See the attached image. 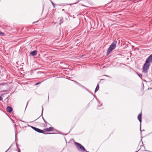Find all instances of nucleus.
Instances as JSON below:
<instances>
[{
    "mask_svg": "<svg viewBox=\"0 0 152 152\" xmlns=\"http://www.w3.org/2000/svg\"><path fill=\"white\" fill-rule=\"evenodd\" d=\"M150 62H152V54L150 55L146 59L143 67V72L147 73L150 65Z\"/></svg>",
    "mask_w": 152,
    "mask_h": 152,
    "instance_id": "nucleus-1",
    "label": "nucleus"
},
{
    "mask_svg": "<svg viewBox=\"0 0 152 152\" xmlns=\"http://www.w3.org/2000/svg\"><path fill=\"white\" fill-rule=\"evenodd\" d=\"M117 42L116 41H114L112 43L110 46L108 48L106 53L107 55H108L110 53H111L113 50L114 49L116 46Z\"/></svg>",
    "mask_w": 152,
    "mask_h": 152,
    "instance_id": "nucleus-2",
    "label": "nucleus"
},
{
    "mask_svg": "<svg viewBox=\"0 0 152 152\" xmlns=\"http://www.w3.org/2000/svg\"><path fill=\"white\" fill-rule=\"evenodd\" d=\"M28 126H30L31 128L32 129H33L36 132H37L39 133H42L45 134H56V133H45L44 131L43 130H41L38 128L34 127L32 126H30V125H28Z\"/></svg>",
    "mask_w": 152,
    "mask_h": 152,
    "instance_id": "nucleus-3",
    "label": "nucleus"
},
{
    "mask_svg": "<svg viewBox=\"0 0 152 152\" xmlns=\"http://www.w3.org/2000/svg\"><path fill=\"white\" fill-rule=\"evenodd\" d=\"M75 144L77 149L79 151L82 152H84L86 151V150L85 148L80 144L76 142H75Z\"/></svg>",
    "mask_w": 152,
    "mask_h": 152,
    "instance_id": "nucleus-4",
    "label": "nucleus"
},
{
    "mask_svg": "<svg viewBox=\"0 0 152 152\" xmlns=\"http://www.w3.org/2000/svg\"><path fill=\"white\" fill-rule=\"evenodd\" d=\"M142 113H141L139 114L138 115V117H137L138 119V120L140 122V131L141 132V121H142Z\"/></svg>",
    "mask_w": 152,
    "mask_h": 152,
    "instance_id": "nucleus-5",
    "label": "nucleus"
},
{
    "mask_svg": "<svg viewBox=\"0 0 152 152\" xmlns=\"http://www.w3.org/2000/svg\"><path fill=\"white\" fill-rule=\"evenodd\" d=\"M43 110H44L43 107V106H42V114H41V116H42V118L43 119V120H44V122L46 124V126H47V124H49L45 120V119L44 118H43V116H42Z\"/></svg>",
    "mask_w": 152,
    "mask_h": 152,
    "instance_id": "nucleus-6",
    "label": "nucleus"
},
{
    "mask_svg": "<svg viewBox=\"0 0 152 152\" xmlns=\"http://www.w3.org/2000/svg\"><path fill=\"white\" fill-rule=\"evenodd\" d=\"M43 110H44L43 107V106H42V114H41V116H42V118L43 119V120H44V122L46 124V126H47V124H49L45 120V119L44 118H43V116H42Z\"/></svg>",
    "mask_w": 152,
    "mask_h": 152,
    "instance_id": "nucleus-7",
    "label": "nucleus"
},
{
    "mask_svg": "<svg viewBox=\"0 0 152 152\" xmlns=\"http://www.w3.org/2000/svg\"><path fill=\"white\" fill-rule=\"evenodd\" d=\"M43 110H44L43 107V106H42V114H41V116H42V118L43 119V120H44V122L46 124V126H47V124H49L45 120V119L44 118H43V116H42Z\"/></svg>",
    "mask_w": 152,
    "mask_h": 152,
    "instance_id": "nucleus-8",
    "label": "nucleus"
},
{
    "mask_svg": "<svg viewBox=\"0 0 152 152\" xmlns=\"http://www.w3.org/2000/svg\"><path fill=\"white\" fill-rule=\"evenodd\" d=\"M54 128L53 127H50L49 128H46L44 129L45 131V132H50L51 131H53V130Z\"/></svg>",
    "mask_w": 152,
    "mask_h": 152,
    "instance_id": "nucleus-9",
    "label": "nucleus"
},
{
    "mask_svg": "<svg viewBox=\"0 0 152 152\" xmlns=\"http://www.w3.org/2000/svg\"><path fill=\"white\" fill-rule=\"evenodd\" d=\"M37 51L36 50H34V51L30 52V54L32 56H34L37 55Z\"/></svg>",
    "mask_w": 152,
    "mask_h": 152,
    "instance_id": "nucleus-10",
    "label": "nucleus"
},
{
    "mask_svg": "<svg viewBox=\"0 0 152 152\" xmlns=\"http://www.w3.org/2000/svg\"><path fill=\"white\" fill-rule=\"evenodd\" d=\"M7 111L9 113H11L13 110L12 108L10 106H8L6 108Z\"/></svg>",
    "mask_w": 152,
    "mask_h": 152,
    "instance_id": "nucleus-11",
    "label": "nucleus"
},
{
    "mask_svg": "<svg viewBox=\"0 0 152 152\" xmlns=\"http://www.w3.org/2000/svg\"><path fill=\"white\" fill-rule=\"evenodd\" d=\"M99 84H98L96 86V87L95 89V91H94L95 93L96 92L98 91V90L99 89Z\"/></svg>",
    "mask_w": 152,
    "mask_h": 152,
    "instance_id": "nucleus-12",
    "label": "nucleus"
},
{
    "mask_svg": "<svg viewBox=\"0 0 152 152\" xmlns=\"http://www.w3.org/2000/svg\"><path fill=\"white\" fill-rule=\"evenodd\" d=\"M63 22V18H61L60 19V23L59 24L61 25V24Z\"/></svg>",
    "mask_w": 152,
    "mask_h": 152,
    "instance_id": "nucleus-13",
    "label": "nucleus"
},
{
    "mask_svg": "<svg viewBox=\"0 0 152 152\" xmlns=\"http://www.w3.org/2000/svg\"><path fill=\"white\" fill-rule=\"evenodd\" d=\"M72 81H73L75 83H76L77 84H78V85H79L80 86H83L82 85H81V84H80V83H79L78 82H77L75 81L74 80H72Z\"/></svg>",
    "mask_w": 152,
    "mask_h": 152,
    "instance_id": "nucleus-14",
    "label": "nucleus"
},
{
    "mask_svg": "<svg viewBox=\"0 0 152 152\" xmlns=\"http://www.w3.org/2000/svg\"><path fill=\"white\" fill-rule=\"evenodd\" d=\"M16 146L17 147V148L18 149V152H20V150L19 149L18 147V144H17V142L16 143Z\"/></svg>",
    "mask_w": 152,
    "mask_h": 152,
    "instance_id": "nucleus-15",
    "label": "nucleus"
},
{
    "mask_svg": "<svg viewBox=\"0 0 152 152\" xmlns=\"http://www.w3.org/2000/svg\"><path fill=\"white\" fill-rule=\"evenodd\" d=\"M4 33L2 32H0V35H1L2 36L4 35Z\"/></svg>",
    "mask_w": 152,
    "mask_h": 152,
    "instance_id": "nucleus-16",
    "label": "nucleus"
},
{
    "mask_svg": "<svg viewBox=\"0 0 152 152\" xmlns=\"http://www.w3.org/2000/svg\"><path fill=\"white\" fill-rule=\"evenodd\" d=\"M80 1V0H76V2L73 3L72 4H76L77 3H78Z\"/></svg>",
    "mask_w": 152,
    "mask_h": 152,
    "instance_id": "nucleus-17",
    "label": "nucleus"
},
{
    "mask_svg": "<svg viewBox=\"0 0 152 152\" xmlns=\"http://www.w3.org/2000/svg\"><path fill=\"white\" fill-rule=\"evenodd\" d=\"M51 3L53 5V7L54 8H55V4L52 1H51Z\"/></svg>",
    "mask_w": 152,
    "mask_h": 152,
    "instance_id": "nucleus-18",
    "label": "nucleus"
},
{
    "mask_svg": "<svg viewBox=\"0 0 152 152\" xmlns=\"http://www.w3.org/2000/svg\"><path fill=\"white\" fill-rule=\"evenodd\" d=\"M42 82H38V83H36L35 84V85H38L39 84L41 83Z\"/></svg>",
    "mask_w": 152,
    "mask_h": 152,
    "instance_id": "nucleus-19",
    "label": "nucleus"
},
{
    "mask_svg": "<svg viewBox=\"0 0 152 152\" xmlns=\"http://www.w3.org/2000/svg\"><path fill=\"white\" fill-rule=\"evenodd\" d=\"M138 76H139L140 77H142V75L141 74H139Z\"/></svg>",
    "mask_w": 152,
    "mask_h": 152,
    "instance_id": "nucleus-20",
    "label": "nucleus"
},
{
    "mask_svg": "<svg viewBox=\"0 0 152 152\" xmlns=\"http://www.w3.org/2000/svg\"><path fill=\"white\" fill-rule=\"evenodd\" d=\"M13 144V143H12V145H11V146H10V147L9 148H8V149L5 152H6L7 150H8L12 146V145Z\"/></svg>",
    "mask_w": 152,
    "mask_h": 152,
    "instance_id": "nucleus-21",
    "label": "nucleus"
},
{
    "mask_svg": "<svg viewBox=\"0 0 152 152\" xmlns=\"http://www.w3.org/2000/svg\"><path fill=\"white\" fill-rule=\"evenodd\" d=\"M104 76H106V77H110V78H111V77L110 76H108V75H104Z\"/></svg>",
    "mask_w": 152,
    "mask_h": 152,
    "instance_id": "nucleus-22",
    "label": "nucleus"
},
{
    "mask_svg": "<svg viewBox=\"0 0 152 152\" xmlns=\"http://www.w3.org/2000/svg\"><path fill=\"white\" fill-rule=\"evenodd\" d=\"M7 91V90H3L1 91V92H5L6 91Z\"/></svg>",
    "mask_w": 152,
    "mask_h": 152,
    "instance_id": "nucleus-23",
    "label": "nucleus"
},
{
    "mask_svg": "<svg viewBox=\"0 0 152 152\" xmlns=\"http://www.w3.org/2000/svg\"><path fill=\"white\" fill-rule=\"evenodd\" d=\"M6 84V83H2L1 84V85L4 86Z\"/></svg>",
    "mask_w": 152,
    "mask_h": 152,
    "instance_id": "nucleus-24",
    "label": "nucleus"
},
{
    "mask_svg": "<svg viewBox=\"0 0 152 152\" xmlns=\"http://www.w3.org/2000/svg\"><path fill=\"white\" fill-rule=\"evenodd\" d=\"M2 99V98L1 96H0V101H1Z\"/></svg>",
    "mask_w": 152,
    "mask_h": 152,
    "instance_id": "nucleus-25",
    "label": "nucleus"
},
{
    "mask_svg": "<svg viewBox=\"0 0 152 152\" xmlns=\"http://www.w3.org/2000/svg\"><path fill=\"white\" fill-rule=\"evenodd\" d=\"M37 74H39V73L40 74V73H41V72H40V71H39V72H37Z\"/></svg>",
    "mask_w": 152,
    "mask_h": 152,
    "instance_id": "nucleus-26",
    "label": "nucleus"
},
{
    "mask_svg": "<svg viewBox=\"0 0 152 152\" xmlns=\"http://www.w3.org/2000/svg\"><path fill=\"white\" fill-rule=\"evenodd\" d=\"M38 22V21H36V22H33V23H35L37 22Z\"/></svg>",
    "mask_w": 152,
    "mask_h": 152,
    "instance_id": "nucleus-27",
    "label": "nucleus"
},
{
    "mask_svg": "<svg viewBox=\"0 0 152 152\" xmlns=\"http://www.w3.org/2000/svg\"><path fill=\"white\" fill-rule=\"evenodd\" d=\"M61 4L62 5H65L64 4Z\"/></svg>",
    "mask_w": 152,
    "mask_h": 152,
    "instance_id": "nucleus-28",
    "label": "nucleus"
},
{
    "mask_svg": "<svg viewBox=\"0 0 152 152\" xmlns=\"http://www.w3.org/2000/svg\"><path fill=\"white\" fill-rule=\"evenodd\" d=\"M16 134H15V141L16 140Z\"/></svg>",
    "mask_w": 152,
    "mask_h": 152,
    "instance_id": "nucleus-29",
    "label": "nucleus"
},
{
    "mask_svg": "<svg viewBox=\"0 0 152 152\" xmlns=\"http://www.w3.org/2000/svg\"><path fill=\"white\" fill-rule=\"evenodd\" d=\"M28 102H27V106H26V107H27V104H28Z\"/></svg>",
    "mask_w": 152,
    "mask_h": 152,
    "instance_id": "nucleus-30",
    "label": "nucleus"
},
{
    "mask_svg": "<svg viewBox=\"0 0 152 152\" xmlns=\"http://www.w3.org/2000/svg\"><path fill=\"white\" fill-rule=\"evenodd\" d=\"M40 116H40L39 117H38V118H37V119H36V120H37V119H38V118H39Z\"/></svg>",
    "mask_w": 152,
    "mask_h": 152,
    "instance_id": "nucleus-31",
    "label": "nucleus"
},
{
    "mask_svg": "<svg viewBox=\"0 0 152 152\" xmlns=\"http://www.w3.org/2000/svg\"><path fill=\"white\" fill-rule=\"evenodd\" d=\"M40 116H40L39 117H38V118H37V119H36V120H37V119H38V118H39Z\"/></svg>",
    "mask_w": 152,
    "mask_h": 152,
    "instance_id": "nucleus-32",
    "label": "nucleus"
},
{
    "mask_svg": "<svg viewBox=\"0 0 152 152\" xmlns=\"http://www.w3.org/2000/svg\"><path fill=\"white\" fill-rule=\"evenodd\" d=\"M40 116H40L39 117H38V118H37V119H36V120H37V119H38V118H39Z\"/></svg>",
    "mask_w": 152,
    "mask_h": 152,
    "instance_id": "nucleus-33",
    "label": "nucleus"
},
{
    "mask_svg": "<svg viewBox=\"0 0 152 152\" xmlns=\"http://www.w3.org/2000/svg\"><path fill=\"white\" fill-rule=\"evenodd\" d=\"M40 116H40L39 117H38V118H37V119H36V120H37V119H38V118H39Z\"/></svg>",
    "mask_w": 152,
    "mask_h": 152,
    "instance_id": "nucleus-34",
    "label": "nucleus"
},
{
    "mask_svg": "<svg viewBox=\"0 0 152 152\" xmlns=\"http://www.w3.org/2000/svg\"><path fill=\"white\" fill-rule=\"evenodd\" d=\"M141 141L142 142V143L143 144V142H142V139H141Z\"/></svg>",
    "mask_w": 152,
    "mask_h": 152,
    "instance_id": "nucleus-35",
    "label": "nucleus"
},
{
    "mask_svg": "<svg viewBox=\"0 0 152 152\" xmlns=\"http://www.w3.org/2000/svg\"><path fill=\"white\" fill-rule=\"evenodd\" d=\"M22 121V122H24V123H25V122H24V121Z\"/></svg>",
    "mask_w": 152,
    "mask_h": 152,
    "instance_id": "nucleus-36",
    "label": "nucleus"
},
{
    "mask_svg": "<svg viewBox=\"0 0 152 152\" xmlns=\"http://www.w3.org/2000/svg\"><path fill=\"white\" fill-rule=\"evenodd\" d=\"M86 152H89V151H86Z\"/></svg>",
    "mask_w": 152,
    "mask_h": 152,
    "instance_id": "nucleus-37",
    "label": "nucleus"
},
{
    "mask_svg": "<svg viewBox=\"0 0 152 152\" xmlns=\"http://www.w3.org/2000/svg\"><path fill=\"white\" fill-rule=\"evenodd\" d=\"M62 10V11H64V9H63Z\"/></svg>",
    "mask_w": 152,
    "mask_h": 152,
    "instance_id": "nucleus-38",
    "label": "nucleus"
},
{
    "mask_svg": "<svg viewBox=\"0 0 152 152\" xmlns=\"http://www.w3.org/2000/svg\"><path fill=\"white\" fill-rule=\"evenodd\" d=\"M126 1H123V2H125Z\"/></svg>",
    "mask_w": 152,
    "mask_h": 152,
    "instance_id": "nucleus-39",
    "label": "nucleus"
},
{
    "mask_svg": "<svg viewBox=\"0 0 152 152\" xmlns=\"http://www.w3.org/2000/svg\"><path fill=\"white\" fill-rule=\"evenodd\" d=\"M1 73V71H0V74Z\"/></svg>",
    "mask_w": 152,
    "mask_h": 152,
    "instance_id": "nucleus-40",
    "label": "nucleus"
}]
</instances>
